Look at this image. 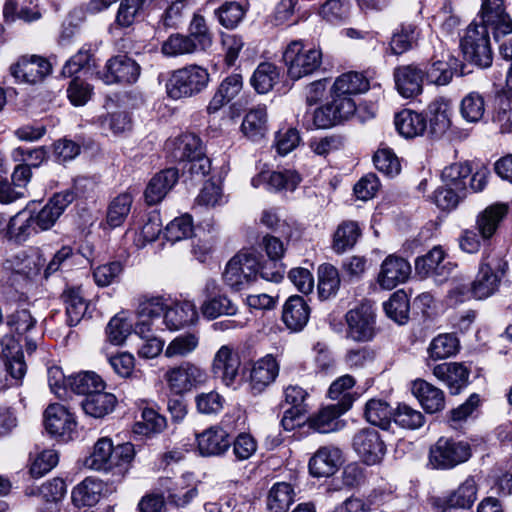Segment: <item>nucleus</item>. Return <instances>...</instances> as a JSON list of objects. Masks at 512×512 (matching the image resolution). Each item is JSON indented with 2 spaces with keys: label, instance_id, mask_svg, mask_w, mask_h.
Here are the masks:
<instances>
[{
  "label": "nucleus",
  "instance_id": "5701e85b",
  "mask_svg": "<svg viewBox=\"0 0 512 512\" xmlns=\"http://www.w3.org/2000/svg\"><path fill=\"white\" fill-rule=\"evenodd\" d=\"M301 182V177L296 171H261L251 180L254 188L265 186L268 191H293Z\"/></svg>",
  "mask_w": 512,
  "mask_h": 512
},
{
  "label": "nucleus",
  "instance_id": "2eb2a0df",
  "mask_svg": "<svg viewBox=\"0 0 512 512\" xmlns=\"http://www.w3.org/2000/svg\"><path fill=\"white\" fill-rule=\"evenodd\" d=\"M12 76L19 82L36 84L51 72V64L42 57L24 56L10 68Z\"/></svg>",
  "mask_w": 512,
  "mask_h": 512
},
{
  "label": "nucleus",
  "instance_id": "c756f323",
  "mask_svg": "<svg viewBox=\"0 0 512 512\" xmlns=\"http://www.w3.org/2000/svg\"><path fill=\"white\" fill-rule=\"evenodd\" d=\"M411 391L427 413L432 414L444 409V393L431 383L417 379L412 383Z\"/></svg>",
  "mask_w": 512,
  "mask_h": 512
},
{
  "label": "nucleus",
  "instance_id": "aec40b11",
  "mask_svg": "<svg viewBox=\"0 0 512 512\" xmlns=\"http://www.w3.org/2000/svg\"><path fill=\"white\" fill-rule=\"evenodd\" d=\"M477 499V485L473 477H468L457 489L447 496L435 500V506L442 512L449 509H469Z\"/></svg>",
  "mask_w": 512,
  "mask_h": 512
},
{
  "label": "nucleus",
  "instance_id": "cd10ccee",
  "mask_svg": "<svg viewBox=\"0 0 512 512\" xmlns=\"http://www.w3.org/2000/svg\"><path fill=\"white\" fill-rule=\"evenodd\" d=\"M198 319V313L193 303L189 301L167 302L163 315V324L170 331L180 330L194 324Z\"/></svg>",
  "mask_w": 512,
  "mask_h": 512
},
{
  "label": "nucleus",
  "instance_id": "473e14b6",
  "mask_svg": "<svg viewBox=\"0 0 512 512\" xmlns=\"http://www.w3.org/2000/svg\"><path fill=\"white\" fill-rule=\"evenodd\" d=\"M310 308L301 296H291L283 306L282 320L292 331H300L307 324Z\"/></svg>",
  "mask_w": 512,
  "mask_h": 512
},
{
  "label": "nucleus",
  "instance_id": "13d9d810",
  "mask_svg": "<svg viewBox=\"0 0 512 512\" xmlns=\"http://www.w3.org/2000/svg\"><path fill=\"white\" fill-rule=\"evenodd\" d=\"M460 114L469 123H478L485 114V100L478 92H470L461 101Z\"/></svg>",
  "mask_w": 512,
  "mask_h": 512
},
{
  "label": "nucleus",
  "instance_id": "f8f14e48",
  "mask_svg": "<svg viewBox=\"0 0 512 512\" xmlns=\"http://www.w3.org/2000/svg\"><path fill=\"white\" fill-rule=\"evenodd\" d=\"M455 265L446 260L441 247L432 248L427 254L415 261V270L421 277H433L436 282H444L452 274Z\"/></svg>",
  "mask_w": 512,
  "mask_h": 512
},
{
  "label": "nucleus",
  "instance_id": "4d7b16f0",
  "mask_svg": "<svg viewBox=\"0 0 512 512\" xmlns=\"http://www.w3.org/2000/svg\"><path fill=\"white\" fill-rule=\"evenodd\" d=\"M199 345V337L194 333H185L176 336L164 350L167 358L186 357L196 350Z\"/></svg>",
  "mask_w": 512,
  "mask_h": 512
},
{
  "label": "nucleus",
  "instance_id": "72a5a7b5",
  "mask_svg": "<svg viewBox=\"0 0 512 512\" xmlns=\"http://www.w3.org/2000/svg\"><path fill=\"white\" fill-rule=\"evenodd\" d=\"M172 158L175 161H190L198 157L203 150L202 142L198 136L192 133L180 135L166 144Z\"/></svg>",
  "mask_w": 512,
  "mask_h": 512
},
{
  "label": "nucleus",
  "instance_id": "774afa93",
  "mask_svg": "<svg viewBox=\"0 0 512 512\" xmlns=\"http://www.w3.org/2000/svg\"><path fill=\"white\" fill-rule=\"evenodd\" d=\"M418 37V31L415 25L405 24L401 26L400 31L394 33L390 48L393 54L400 55L409 50Z\"/></svg>",
  "mask_w": 512,
  "mask_h": 512
},
{
  "label": "nucleus",
  "instance_id": "bb28decb",
  "mask_svg": "<svg viewBox=\"0 0 512 512\" xmlns=\"http://www.w3.org/2000/svg\"><path fill=\"white\" fill-rule=\"evenodd\" d=\"M452 109L450 102L444 98L434 99L427 107V131L433 137H441L451 126Z\"/></svg>",
  "mask_w": 512,
  "mask_h": 512
},
{
  "label": "nucleus",
  "instance_id": "20e7f679",
  "mask_svg": "<svg viewBox=\"0 0 512 512\" xmlns=\"http://www.w3.org/2000/svg\"><path fill=\"white\" fill-rule=\"evenodd\" d=\"M489 31L485 25L471 23L460 42L465 59L481 68L489 67L493 61Z\"/></svg>",
  "mask_w": 512,
  "mask_h": 512
},
{
  "label": "nucleus",
  "instance_id": "de8ad7c7",
  "mask_svg": "<svg viewBox=\"0 0 512 512\" xmlns=\"http://www.w3.org/2000/svg\"><path fill=\"white\" fill-rule=\"evenodd\" d=\"M101 491V482L92 478H86L73 489L72 502L79 508L93 506L99 501Z\"/></svg>",
  "mask_w": 512,
  "mask_h": 512
},
{
  "label": "nucleus",
  "instance_id": "ddd939ff",
  "mask_svg": "<svg viewBox=\"0 0 512 512\" xmlns=\"http://www.w3.org/2000/svg\"><path fill=\"white\" fill-rule=\"evenodd\" d=\"M353 446L359 457L368 465L379 463L386 452L384 442L375 429H363L353 439Z\"/></svg>",
  "mask_w": 512,
  "mask_h": 512
},
{
  "label": "nucleus",
  "instance_id": "423d86ee",
  "mask_svg": "<svg viewBox=\"0 0 512 512\" xmlns=\"http://www.w3.org/2000/svg\"><path fill=\"white\" fill-rule=\"evenodd\" d=\"M507 266L500 256L484 255L471 285L473 296L479 300L492 296L498 290Z\"/></svg>",
  "mask_w": 512,
  "mask_h": 512
},
{
  "label": "nucleus",
  "instance_id": "7ed1b4c3",
  "mask_svg": "<svg viewBox=\"0 0 512 512\" xmlns=\"http://www.w3.org/2000/svg\"><path fill=\"white\" fill-rule=\"evenodd\" d=\"M206 68L192 64L175 70L167 83V93L172 99L192 97L202 92L209 83Z\"/></svg>",
  "mask_w": 512,
  "mask_h": 512
},
{
  "label": "nucleus",
  "instance_id": "7c9ffc66",
  "mask_svg": "<svg viewBox=\"0 0 512 512\" xmlns=\"http://www.w3.org/2000/svg\"><path fill=\"white\" fill-rule=\"evenodd\" d=\"M507 212V205L496 203L486 207L477 215L475 227L483 241L490 240L496 234Z\"/></svg>",
  "mask_w": 512,
  "mask_h": 512
},
{
  "label": "nucleus",
  "instance_id": "f257e3e1",
  "mask_svg": "<svg viewBox=\"0 0 512 512\" xmlns=\"http://www.w3.org/2000/svg\"><path fill=\"white\" fill-rule=\"evenodd\" d=\"M135 456L133 444L127 442L114 446L107 437L98 439L91 454L85 459V466L91 470L123 474Z\"/></svg>",
  "mask_w": 512,
  "mask_h": 512
},
{
  "label": "nucleus",
  "instance_id": "864d4df0",
  "mask_svg": "<svg viewBox=\"0 0 512 512\" xmlns=\"http://www.w3.org/2000/svg\"><path fill=\"white\" fill-rule=\"evenodd\" d=\"M133 203L130 193H122L115 197L107 211V224L111 228L121 226L128 217Z\"/></svg>",
  "mask_w": 512,
  "mask_h": 512
},
{
  "label": "nucleus",
  "instance_id": "8fccbe9b",
  "mask_svg": "<svg viewBox=\"0 0 512 512\" xmlns=\"http://www.w3.org/2000/svg\"><path fill=\"white\" fill-rule=\"evenodd\" d=\"M200 311L206 319L214 320L222 315H236L238 307L226 295H218L206 299L200 306Z\"/></svg>",
  "mask_w": 512,
  "mask_h": 512
},
{
  "label": "nucleus",
  "instance_id": "49530a36",
  "mask_svg": "<svg viewBox=\"0 0 512 512\" xmlns=\"http://www.w3.org/2000/svg\"><path fill=\"white\" fill-rule=\"evenodd\" d=\"M492 123L500 133L512 132V93L501 92L496 97V106L492 117Z\"/></svg>",
  "mask_w": 512,
  "mask_h": 512
},
{
  "label": "nucleus",
  "instance_id": "2f4dec72",
  "mask_svg": "<svg viewBox=\"0 0 512 512\" xmlns=\"http://www.w3.org/2000/svg\"><path fill=\"white\" fill-rule=\"evenodd\" d=\"M457 69V59L449 52H442L440 58L434 57L430 67L427 69V80L436 86L448 85Z\"/></svg>",
  "mask_w": 512,
  "mask_h": 512
},
{
  "label": "nucleus",
  "instance_id": "c9c22d12",
  "mask_svg": "<svg viewBox=\"0 0 512 512\" xmlns=\"http://www.w3.org/2000/svg\"><path fill=\"white\" fill-rule=\"evenodd\" d=\"M436 378L443 381L451 390L457 394L467 384L469 371L460 363H442L433 369Z\"/></svg>",
  "mask_w": 512,
  "mask_h": 512
},
{
  "label": "nucleus",
  "instance_id": "e2e57ef3",
  "mask_svg": "<svg viewBox=\"0 0 512 512\" xmlns=\"http://www.w3.org/2000/svg\"><path fill=\"white\" fill-rule=\"evenodd\" d=\"M162 53L169 57L200 51L194 43V39L188 35L173 34L162 44Z\"/></svg>",
  "mask_w": 512,
  "mask_h": 512
},
{
  "label": "nucleus",
  "instance_id": "6ab92c4d",
  "mask_svg": "<svg viewBox=\"0 0 512 512\" xmlns=\"http://www.w3.org/2000/svg\"><path fill=\"white\" fill-rule=\"evenodd\" d=\"M342 461L341 450L334 445L318 448L308 463L309 472L313 477H330L339 469Z\"/></svg>",
  "mask_w": 512,
  "mask_h": 512
},
{
  "label": "nucleus",
  "instance_id": "c85d7f7f",
  "mask_svg": "<svg viewBox=\"0 0 512 512\" xmlns=\"http://www.w3.org/2000/svg\"><path fill=\"white\" fill-rule=\"evenodd\" d=\"M178 181V171L168 168L155 174L147 184L144 192L148 205L160 203Z\"/></svg>",
  "mask_w": 512,
  "mask_h": 512
},
{
  "label": "nucleus",
  "instance_id": "58836bf2",
  "mask_svg": "<svg viewBox=\"0 0 512 512\" xmlns=\"http://www.w3.org/2000/svg\"><path fill=\"white\" fill-rule=\"evenodd\" d=\"M395 126L405 138H414L427 131L426 117L410 109H404L396 114Z\"/></svg>",
  "mask_w": 512,
  "mask_h": 512
},
{
  "label": "nucleus",
  "instance_id": "09e8293b",
  "mask_svg": "<svg viewBox=\"0 0 512 512\" xmlns=\"http://www.w3.org/2000/svg\"><path fill=\"white\" fill-rule=\"evenodd\" d=\"M279 70L276 65L269 62L260 63L251 77V85L260 93H268L279 81Z\"/></svg>",
  "mask_w": 512,
  "mask_h": 512
},
{
  "label": "nucleus",
  "instance_id": "052dcab7",
  "mask_svg": "<svg viewBox=\"0 0 512 512\" xmlns=\"http://www.w3.org/2000/svg\"><path fill=\"white\" fill-rule=\"evenodd\" d=\"M366 420L374 426L386 429L390 425L391 413L389 405L380 399H371L365 405Z\"/></svg>",
  "mask_w": 512,
  "mask_h": 512
},
{
  "label": "nucleus",
  "instance_id": "37998d69",
  "mask_svg": "<svg viewBox=\"0 0 512 512\" xmlns=\"http://www.w3.org/2000/svg\"><path fill=\"white\" fill-rule=\"evenodd\" d=\"M36 227L33 215L26 211H20L10 218L7 224V234L16 243H23L36 233Z\"/></svg>",
  "mask_w": 512,
  "mask_h": 512
},
{
  "label": "nucleus",
  "instance_id": "0e129e2a",
  "mask_svg": "<svg viewBox=\"0 0 512 512\" xmlns=\"http://www.w3.org/2000/svg\"><path fill=\"white\" fill-rule=\"evenodd\" d=\"M393 420L398 426L404 429L416 430L424 425L425 416L421 411L402 403L395 409Z\"/></svg>",
  "mask_w": 512,
  "mask_h": 512
},
{
  "label": "nucleus",
  "instance_id": "393cba45",
  "mask_svg": "<svg viewBox=\"0 0 512 512\" xmlns=\"http://www.w3.org/2000/svg\"><path fill=\"white\" fill-rule=\"evenodd\" d=\"M196 442L200 455L204 457L221 456L231 446L228 432L217 426L196 434Z\"/></svg>",
  "mask_w": 512,
  "mask_h": 512
},
{
  "label": "nucleus",
  "instance_id": "5fc2aeb1",
  "mask_svg": "<svg viewBox=\"0 0 512 512\" xmlns=\"http://www.w3.org/2000/svg\"><path fill=\"white\" fill-rule=\"evenodd\" d=\"M5 269L12 272V285L16 281H25L39 272L37 264L32 257L25 254L17 255L5 262Z\"/></svg>",
  "mask_w": 512,
  "mask_h": 512
},
{
  "label": "nucleus",
  "instance_id": "69168bd1",
  "mask_svg": "<svg viewBox=\"0 0 512 512\" xmlns=\"http://www.w3.org/2000/svg\"><path fill=\"white\" fill-rule=\"evenodd\" d=\"M194 225L192 217L184 214L173 219L165 228V238L174 243L184 239H188L193 235Z\"/></svg>",
  "mask_w": 512,
  "mask_h": 512
},
{
  "label": "nucleus",
  "instance_id": "3c124183",
  "mask_svg": "<svg viewBox=\"0 0 512 512\" xmlns=\"http://www.w3.org/2000/svg\"><path fill=\"white\" fill-rule=\"evenodd\" d=\"M340 282L339 272L332 264L324 263L318 267V294L322 300L335 296Z\"/></svg>",
  "mask_w": 512,
  "mask_h": 512
},
{
  "label": "nucleus",
  "instance_id": "c03bdc74",
  "mask_svg": "<svg viewBox=\"0 0 512 512\" xmlns=\"http://www.w3.org/2000/svg\"><path fill=\"white\" fill-rule=\"evenodd\" d=\"M361 235V230L357 222L346 220L338 225L333 235V250L337 254H342L354 247Z\"/></svg>",
  "mask_w": 512,
  "mask_h": 512
},
{
  "label": "nucleus",
  "instance_id": "f3484780",
  "mask_svg": "<svg viewBox=\"0 0 512 512\" xmlns=\"http://www.w3.org/2000/svg\"><path fill=\"white\" fill-rule=\"evenodd\" d=\"M45 428L51 435L63 440L72 438L76 428L74 416L61 404L49 405L44 412Z\"/></svg>",
  "mask_w": 512,
  "mask_h": 512
},
{
  "label": "nucleus",
  "instance_id": "338daca9",
  "mask_svg": "<svg viewBox=\"0 0 512 512\" xmlns=\"http://www.w3.org/2000/svg\"><path fill=\"white\" fill-rule=\"evenodd\" d=\"M466 196V191L458 190L455 187H448L443 183L442 186L438 187L432 195V201L441 210H453L455 209L461 199Z\"/></svg>",
  "mask_w": 512,
  "mask_h": 512
},
{
  "label": "nucleus",
  "instance_id": "f704fd0d",
  "mask_svg": "<svg viewBox=\"0 0 512 512\" xmlns=\"http://www.w3.org/2000/svg\"><path fill=\"white\" fill-rule=\"evenodd\" d=\"M242 88L243 78L240 74H232L224 78L207 106L208 113L213 114L219 111L233 100Z\"/></svg>",
  "mask_w": 512,
  "mask_h": 512
},
{
  "label": "nucleus",
  "instance_id": "0eeeda50",
  "mask_svg": "<svg viewBox=\"0 0 512 512\" xmlns=\"http://www.w3.org/2000/svg\"><path fill=\"white\" fill-rule=\"evenodd\" d=\"M259 261L253 252H239L229 260L223 273V280L234 291L247 288L256 280Z\"/></svg>",
  "mask_w": 512,
  "mask_h": 512
},
{
  "label": "nucleus",
  "instance_id": "4468645a",
  "mask_svg": "<svg viewBox=\"0 0 512 512\" xmlns=\"http://www.w3.org/2000/svg\"><path fill=\"white\" fill-rule=\"evenodd\" d=\"M353 400L350 396L345 395L343 402L322 408L307 419L309 427L319 433L337 431L340 428L339 417L350 409Z\"/></svg>",
  "mask_w": 512,
  "mask_h": 512
},
{
  "label": "nucleus",
  "instance_id": "39448f33",
  "mask_svg": "<svg viewBox=\"0 0 512 512\" xmlns=\"http://www.w3.org/2000/svg\"><path fill=\"white\" fill-rule=\"evenodd\" d=\"M471 455L468 442L440 437L429 450V465L433 469L448 470L468 461Z\"/></svg>",
  "mask_w": 512,
  "mask_h": 512
},
{
  "label": "nucleus",
  "instance_id": "b1692460",
  "mask_svg": "<svg viewBox=\"0 0 512 512\" xmlns=\"http://www.w3.org/2000/svg\"><path fill=\"white\" fill-rule=\"evenodd\" d=\"M424 71L417 65L409 64L394 70L396 89L404 98H412L422 93Z\"/></svg>",
  "mask_w": 512,
  "mask_h": 512
},
{
  "label": "nucleus",
  "instance_id": "f03ea898",
  "mask_svg": "<svg viewBox=\"0 0 512 512\" xmlns=\"http://www.w3.org/2000/svg\"><path fill=\"white\" fill-rule=\"evenodd\" d=\"M283 61L289 78L299 80L320 68L322 52L318 48H306L301 40H293L283 52Z\"/></svg>",
  "mask_w": 512,
  "mask_h": 512
},
{
  "label": "nucleus",
  "instance_id": "4be33fe9",
  "mask_svg": "<svg viewBox=\"0 0 512 512\" xmlns=\"http://www.w3.org/2000/svg\"><path fill=\"white\" fill-rule=\"evenodd\" d=\"M240 363L238 353L231 346L223 345L213 358L212 371L226 386H231L238 377Z\"/></svg>",
  "mask_w": 512,
  "mask_h": 512
},
{
  "label": "nucleus",
  "instance_id": "79ce46f5",
  "mask_svg": "<svg viewBox=\"0 0 512 512\" xmlns=\"http://www.w3.org/2000/svg\"><path fill=\"white\" fill-rule=\"evenodd\" d=\"M369 89V81L358 72H347L336 78L332 93L351 97L361 94Z\"/></svg>",
  "mask_w": 512,
  "mask_h": 512
},
{
  "label": "nucleus",
  "instance_id": "a19ab883",
  "mask_svg": "<svg viewBox=\"0 0 512 512\" xmlns=\"http://www.w3.org/2000/svg\"><path fill=\"white\" fill-rule=\"evenodd\" d=\"M241 130L248 138L258 140L264 137L267 131V108L258 105L251 108L245 115Z\"/></svg>",
  "mask_w": 512,
  "mask_h": 512
},
{
  "label": "nucleus",
  "instance_id": "ea45409f",
  "mask_svg": "<svg viewBox=\"0 0 512 512\" xmlns=\"http://www.w3.org/2000/svg\"><path fill=\"white\" fill-rule=\"evenodd\" d=\"M294 498L295 491L290 483H274L266 497L267 509L270 512H287Z\"/></svg>",
  "mask_w": 512,
  "mask_h": 512
},
{
  "label": "nucleus",
  "instance_id": "dca6fc26",
  "mask_svg": "<svg viewBox=\"0 0 512 512\" xmlns=\"http://www.w3.org/2000/svg\"><path fill=\"white\" fill-rule=\"evenodd\" d=\"M410 273L411 266L407 260L396 255H389L381 264L377 283L384 290H392L406 282Z\"/></svg>",
  "mask_w": 512,
  "mask_h": 512
},
{
  "label": "nucleus",
  "instance_id": "9d476101",
  "mask_svg": "<svg viewBox=\"0 0 512 512\" xmlns=\"http://www.w3.org/2000/svg\"><path fill=\"white\" fill-rule=\"evenodd\" d=\"M97 76L107 85L133 84L140 76V66L135 60L119 55L109 59Z\"/></svg>",
  "mask_w": 512,
  "mask_h": 512
},
{
  "label": "nucleus",
  "instance_id": "412c9836",
  "mask_svg": "<svg viewBox=\"0 0 512 512\" xmlns=\"http://www.w3.org/2000/svg\"><path fill=\"white\" fill-rule=\"evenodd\" d=\"M73 200L74 193L71 191L56 193L39 212L33 215L36 226L42 231L53 227Z\"/></svg>",
  "mask_w": 512,
  "mask_h": 512
},
{
  "label": "nucleus",
  "instance_id": "680f3d73",
  "mask_svg": "<svg viewBox=\"0 0 512 512\" xmlns=\"http://www.w3.org/2000/svg\"><path fill=\"white\" fill-rule=\"evenodd\" d=\"M472 169L468 163H453L442 171V183L458 190H467L466 179L471 175Z\"/></svg>",
  "mask_w": 512,
  "mask_h": 512
},
{
  "label": "nucleus",
  "instance_id": "a211bd4d",
  "mask_svg": "<svg viewBox=\"0 0 512 512\" xmlns=\"http://www.w3.org/2000/svg\"><path fill=\"white\" fill-rule=\"evenodd\" d=\"M167 299L163 296H142L139 298L135 331L141 337L152 330L153 321L164 315Z\"/></svg>",
  "mask_w": 512,
  "mask_h": 512
},
{
  "label": "nucleus",
  "instance_id": "9b49d317",
  "mask_svg": "<svg viewBox=\"0 0 512 512\" xmlns=\"http://www.w3.org/2000/svg\"><path fill=\"white\" fill-rule=\"evenodd\" d=\"M480 19V24L490 28L497 42L512 33V18L506 12L504 0H483Z\"/></svg>",
  "mask_w": 512,
  "mask_h": 512
},
{
  "label": "nucleus",
  "instance_id": "e433bc0d",
  "mask_svg": "<svg viewBox=\"0 0 512 512\" xmlns=\"http://www.w3.org/2000/svg\"><path fill=\"white\" fill-rule=\"evenodd\" d=\"M26 373V364L23 353L18 349L15 355H0V391L12 384V380H20Z\"/></svg>",
  "mask_w": 512,
  "mask_h": 512
},
{
  "label": "nucleus",
  "instance_id": "1a4fd4ad",
  "mask_svg": "<svg viewBox=\"0 0 512 512\" xmlns=\"http://www.w3.org/2000/svg\"><path fill=\"white\" fill-rule=\"evenodd\" d=\"M164 379L169 390L177 395L191 391L205 381V372L192 362H182L169 368Z\"/></svg>",
  "mask_w": 512,
  "mask_h": 512
},
{
  "label": "nucleus",
  "instance_id": "6e6552de",
  "mask_svg": "<svg viewBox=\"0 0 512 512\" xmlns=\"http://www.w3.org/2000/svg\"><path fill=\"white\" fill-rule=\"evenodd\" d=\"M346 336L355 342H368L376 334V311L368 302H362L350 309L346 315Z\"/></svg>",
  "mask_w": 512,
  "mask_h": 512
},
{
  "label": "nucleus",
  "instance_id": "603ef678",
  "mask_svg": "<svg viewBox=\"0 0 512 512\" xmlns=\"http://www.w3.org/2000/svg\"><path fill=\"white\" fill-rule=\"evenodd\" d=\"M68 385L72 392L85 397L105 389L104 381L94 372H82L70 376Z\"/></svg>",
  "mask_w": 512,
  "mask_h": 512
},
{
  "label": "nucleus",
  "instance_id": "4c0bfd02",
  "mask_svg": "<svg viewBox=\"0 0 512 512\" xmlns=\"http://www.w3.org/2000/svg\"><path fill=\"white\" fill-rule=\"evenodd\" d=\"M116 403L117 399L114 394L99 390L85 397L81 406L86 415L103 418L114 410Z\"/></svg>",
  "mask_w": 512,
  "mask_h": 512
},
{
  "label": "nucleus",
  "instance_id": "a878e982",
  "mask_svg": "<svg viewBox=\"0 0 512 512\" xmlns=\"http://www.w3.org/2000/svg\"><path fill=\"white\" fill-rule=\"evenodd\" d=\"M279 373V364L271 354L260 358L253 363L249 384L254 394L263 392L271 383H273Z\"/></svg>",
  "mask_w": 512,
  "mask_h": 512
},
{
  "label": "nucleus",
  "instance_id": "6e6d98bb",
  "mask_svg": "<svg viewBox=\"0 0 512 512\" xmlns=\"http://www.w3.org/2000/svg\"><path fill=\"white\" fill-rule=\"evenodd\" d=\"M459 342L453 334H440L428 346L429 359L441 360L453 356L458 350Z\"/></svg>",
  "mask_w": 512,
  "mask_h": 512
},
{
  "label": "nucleus",
  "instance_id": "a18cd8bd",
  "mask_svg": "<svg viewBox=\"0 0 512 512\" xmlns=\"http://www.w3.org/2000/svg\"><path fill=\"white\" fill-rule=\"evenodd\" d=\"M62 299L66 307L67 324L70 327L76 326L87 310V304L80 288L65 289L62 293Z\"/></svg>",
  "mask_w": 512,
  "mask_h": 512
},
{
  "label": "nucleus",
  "instance_id": "bf43d9fd",
  "mask_svg": "<svg viewBox=\"0 0 512 512\" xmlns=\"http://www.w3.org/2000/svg\"><path fill=\"white\" fill-rule=\"evenodd\" d=\"M386 315L399 324H404L409 315V299L403 290L394 292L384 303Z\"/></svg>",
  "mask_w": 512,
  "mask_h": 512
}]
</instances>
